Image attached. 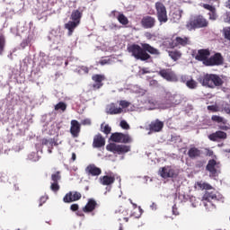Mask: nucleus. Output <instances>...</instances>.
<instances>
[{"label": "nucleus", "mask_w": 230, "mask_h": 230, "mask_svg": "<svg viewBox=\"0 0 230 230\" xmlns=\"http://www.w3.org/2000/svg\"><path fill=\"white\" fill-rule=\"evenodd\" d=\"M208 15L210 21H217V19H218V15L217 14V8H214V10L209 11Z\"/></svg>", "instance_id": "36"}, {"label": "nucleus", "mask_w": 230, "mask_h": 230, "mask_svg": "<svg viewBox=\"0 0 230 230\" xmlns=\"http://www.w3.org/2000/svg\"><path fill=\"white\" fill-rule=\"evenodd\" d=\"M222 19H223L224 22H227L228 24H230V13H225L222 15Z\"/></svg>", "instance_id": "43"}, {"label": "nucleus", "mask_w": 230, "mask_h": 230, "mask_svg": "<svg viewBox=\"0 0 230 230\" xmlns=\"http://www.w3.org/2000/svg\"><path fill=\"white\" fill-rule=\"evenodd\" d=\"M155 8L159 22H167L168 14L166 13V7L164 6V4H163V3L161 2H157L155 4Z\"/></svg>", "instance_id": "7"}, {"label": "nucleus", "mask_w": 230, "mask_h": 230, "mask_svg": "<svg viewBox=\"0 0 230 230\" xmlns=\"http://www.w3.org/2000/svg\"><path fill=\"white\" fill-rule=\"evenodd\" d=\"M190 44V38L188 37H176L171 43V48H177L179 46H188Z\"/></svg>", "instance_id": "16"}, {"label": "nucleus", "mask_w": 230, "mask_h": 230, "mask_svg": "<svg viewBox=\"0 0 230 230\" xmlns=\"http://www.w3.org/2000/svg\"><path fill=\"white\" fill-rule=\"evenodd\" d=\"M221 167H222V164H220V162H218L215 159H210L208 162L206 170H207V172H209L210 178H215V177H218V174L220 173Z\"/></svg>", "instance_id": "4"}, {"label": "nucleus", "mask_w": 230, "mask_h": 230, "mask_svg": "<svg viewBox=\"0 0 230 230\" xmlns=\"http://www.w3.org/2000/svg\"><path fill=\"white\" fill-rule=\"evenodd\" d=\"M214 154L215 153L213 152V150H211L209 148L206 149V155H208V157H213Z\"/></svg>", "instance_id": "51"}, {"label": "nucleus", "mask_w": 230, "mask_h": 230, "mask_svg": "<svg viewBox=\"0 0 230 230\" xmlns=\"http://www.w3.org/2000/svg\"><path fill=\"white\" fill-rule=\"evenodd\" d=\"M129 202H130V204H132L133 208H137V205L135 204V203L132 201V199H129Z\"/></svg>", "instance_id": "58"}, {"label": "nucleus", "mask_w": 230, "mask_h": 230, "mask_svg": "<svg viewBox=\"0 0 230 230\" xmlns=\"http://www.w3.org/2000/svg\"><path fill=\"white\" fill-rule=\"evenodd\" d=\"M186 85L187 87H189V89H195L197 87V82L191 79L190 81H187Z\"/></svg>", "instance_id": "38"}, {"label": "nucleus", "mask_w": 230, "mask_h": 230, "mask_svg": "<svg viewBox=\"0 0 230 230\" xmlns=\"http://www.w3.org/2000/svg\"><path fill=\"white\" fill-rule=\"evenodd\" d=\"M60 171H57L56 172L51 174V181L53 182H58L60 179H62V175H60Z\"/></svg>", "instance_id": "35"}, {"label": "nucleus", "mask_w": 230, "mask_h": 230, "mask_svg": "<svg viewBox=\"0 0 230 230\" xmlns=\"http://www.w3.org/2000/svg\"><path fill=\"white\" fill-rule=\"evenodd\" d=\"M222 111L226 112V114H230V104L229 103H223L221 105Z\"/></svg>", "instance_id": "41"}, {"label": "nucleus", "mask_w": 230, "mask_h": 230, "mask_svg": "<svg viewBox=\"0 0 230 230\" xmlns=\"http://www.w3.org/2000/svg\"><path fill=\"white\" fill-rule=\"evenodd\" d=\"M209 55H211L209 49H202L198 50V54L196 55L195 58L196 60H199V62H203V64L206 66V60H209Z\"/></svg>", "instance_id": "17"}, {"label": "nucleus", "mask_w": 230, "mask_h": 230, "mask_svg": "<svg viewBox=\"0 0 230 230\" xmlns=\"http://www.w3.org/2000/svg\"><path fill=\"white\" fill-rule=\"evenodd\" d=\"M82 17V13L80 11L75 10L71 14L72 21L66 23L65 28L66 30H75L78 24H80V19Z\"/></svg>", "instance_id": "6"}, {"label": "nucleus", "mask_w": 230, "mask_h": 230, "mask_svg": "<svg viewBox=\"0 0 230 230\" xmlns=\"http://www.w3.org/2000/svg\"><path fill=\"white\" fill-rule=\"evenodd\" d=\"M211 120L214 123H222L223 125H226L227 124V119H224L223 117H220L218 115H213L211 117Z\"/></svg>", "instance_id": "33"}, {"label": "nucleus", "mask_w": 230, "mask_h": 230, "mask_svg": "<svg viewBox=\"0 0 230 230\" xmlns=\"http://www.w3.org/2000/svg\"><path fill=\"white\" fill-rule=\"evenodd\" d=\"M6 46V37L3 32H0V55H3V51H4V48Z\"/></svg>", "instance_id": "31"}, {"label": "nucleus", "mask_w": 230, "mask_h": 230, "mask_svg": "<svg viewBox=\"0 0 230 230\" xmlns=\"http://www.w3.org/2000/svg\"><path fill=\"white\" fill-rule=\"evenodd\" d=\"M220 199H222V197H220V195H217V192L215 190H206L202 197V200H205L206 202H210L211 204H213V202H218Z\"/></svg>", "instance_id": "12"}, {"label": "nucleus", "mask_w": 230, "mask_h": 230, "mask_svg": "<svg viewBox=\"0 0 230 230\" xmlns=\"http://www.w3.org/2000/svg\"><path fill=\"white\" fill-rule=\"evenodd\" d=\"M159 173L163 179H173V177H177V172H175V169L168 165L162 167L159 171Z\"/></svg>", "instance_id": "10"}, {"label": "nucleus", "mask_w": 230, "mask_h": 230, "mask_svg": "<svg viewBox=\"0 0 230 230\" xmlns=\"http://www.w3.org/2000/svg\"><path fill=\"white\" fill-rule=\"evenodd\" d=\"M106 150H108V152H112V154H119V155H121V154L130 152V146L110 143L106 146Z\"/></svg>", "instance_id": "5"}, {"label": "nucleus", "mask_w": 230, "mask_h": 230, "mask_svg": "<svg viewBox=\"0 0 230 230\" xmlns=\"http://www.w3.org/2000/svg\"><path fill=\"white\" fill-rule=\"evenodd\" d=\"M92 80L93 84L92 85L93 91H97L98 89H102L103 87V82L105 80V75L95 74L92 76Z\"/></svg>", "instance_id": "13"}, {"label": "nucleus", "mask_w": 230, "mask_h": 230, "mask_svg": "<svg viewBox=\"0 0 230 230\" xmlns=\"http://www.w3.org/2000/svg\"><path fill=\"white\" fill-rule=\"evenodd\" d=\"M78 208H79L78 204H72L70 206L71 211H78Z\"/></svg>", "instance_id": "53"}, {"label": "nucleus", "mask_w": 230, "mask_h": 230, "mask_svg": "<svg viewBox=\"0 0 230 230\" xmlns=\"http://www.w3.org/2000/svg\"><path fill=\"white\" fill-rule=\"evenodd\" d=\"M71 33H73V30H70V31H69V35H71Z\"/></svg>", "instance_id": "63"}, {"label": "nucleus", "mask_w": 230, "mask_h": 230, "mask_svg": "<svg viewBox=\"0 0 230 230\" xmlns=\"http://www.w3.org/2000/svg\"><path fill=\"white\" fill-rule=\"evenodd\" d=\"M111 15H113V17H117L119 22H120V24H128V19L127 18V16H125L123 13L118 12V11H113L111 12Z\"/></svg>", "instance_id": "26"}, {"label": "nucleus", "mask_w": 230, "mask_h": 230, "mask_svg": "<svg viewBox=\"0 0 230 230\" xmlns=\"http://www.w3.org/2000/svg\"><path fill=\"white\" fill-rule=\"evenodd\" d=\"M109 114L114 115V114H121L123 112V109L118 108L116 104L111 103L109 105L108 108Z\"/></svg>", "instance_id": "29"}, {"label": "nucleus", "mask_w": 230, "mask_h": 230, "mask_svg": "<svg viewBox=\"0 0 230 230\" xmlns=\"http://www.w3.org/2000/svg\"><path fill=\"white\" fill-rule=\"evenodd\" d=\"M208 24L209 22H208V20H206L204 16L199 15L191 17L186 26L187 28L193 30L195 28H208Z\"/></svg>", "instance_id": "3"}, {"label": "nucleus", "mask_w": 230, "mask_h": 230, "mask_svg": "<svg viewBox=\"0 0 230 230\" xmlns=\"http://www.w3.org/2000/svg\"><path fill=\"white\" fill-rule=\"evenodd\" d=\"M222 64H224V58L220 53H216L206 60V66H222Z\"/></svg>", "instance_id": "11"}, {"label": "nucleus", "mask_w": 230, "mask_h": 230, "mask_svg": "<svg viewBox=\"0 0 230 230\" xmlns=\"http://www.w3.org/2000/svg\"><path fill=\"white\" fill-rule=\"evenodd\" d=\"M228 154H230V149L227 150Z\"/></svg>", "instance_id": "64"}, {"label": "nucleus", "mask_w": 230, "mask_h": 230, "mask_svg": "<svg viewBox=\"0 0 230 230\" xmlns=\"http://www.w3.org/2000/svg\"><path fill=\"white\" fill-rule=\"evenodd\" d=\"M226 6H227V8H229V9H230V0H228V1H227V3H226Z\"/></svg>", "instance_id": "60"}, {"label": "nucleus", "mask_w": 230, "mask_h": 230, "mask_svg": "<svg viewBox=\"0 0 230 230\" xmlns=\"http://www.w3.org/2000/svg\"><path fill=\"white\" fill-rule=\"evenodd\" d=\"M66 109H67V104H66V102H59L54 107L55 111H61L62 112H66Z\"/></svg>", "instance_id": "34"}, {"label": "nucleus", "mask_w": 230, "mask_h": 230, "mask_svg": "<svg viewBox=\"0 0 230 230\" xmlns=\"http://www.w3.org/2000/svg\"><path fill=\"white\" fill-rule=\"evenodd\" d=\"M101 132H102L106 136H109V134H111V132H112V128H111V126H109V124H105V122L102 123L101 124Z\"/></svg>", "instance_id": "32"}, {"label": "nucleus", "mask_w": 230, "mask_h": 230, "mask_svg": "<svg viewBox=\"0 0 230 230\" xmlns=\"http://www.w3.org/2000/svg\"><path fill=\"white\" fill-rule=\"evenodd\" d=\"M164 127V122L155 119V121H152L149 125V130L151 132H161L163 130V128Z\"/></svg>", "instance_id": "20"}, {"label": "nucleus", "mask_w": 230, "mask_h": 230, "mask_svg": "<svg viewBox=\"0 0 230 230\" xmlns=\"http://www.w3.org/2000/svg\"><path fill=\"white\" fill-rule=\"evenodd\" d=\"M142 48H144V51L145 53H150V55H159V50L152 46H150V44L148 43H144L142 44Z\"/></svg>", "instance_id": "28"}, {"label": "nucleus", "mask_w": 230, "mask_h": 230, "mask_svg": "<svg viewBox=\"0 0 230 230\" xmlns=\"http://www.w3.org/2000/svg\"><path fill=\"white\" fill-rule=\"evenodd\" d=\"M82 199V194L78 191H70L65 195L63 198V202L69 204L71 202H76Z\"/></svg>", "instance_id": "14"}, {"label": "nucleus", "mask_w": 230, "mask_h": 230, "mask_svg": "<svg viewBox=\"0 0 230 230\" xmlns=\"http://www.w3.org/2000/svg\"><path fill=\"white\" fill-rule=\"evenodd\" d=\"M141 24L143 28L150 29L153 26H155V18L152 16H146L142 19Z\"/></svg>", "instance_id": "23"}, {"label": "nucleus", "mask_w": 230, "mask_h": 230, "mask_svg": "<svg viewBox=\"0 0 230 230\" xmlns=\"http://www.w3.org/2000/svg\"><path fill=\"white\" fill-rule=\"evenodd\" d=\"M83 71H84L87 74V73H89V68L88 67H84Z\"/></svg>", "instance_id": "59"}, {"label": "nucleus", "mask_w": 230, "mask_h": 230, "mask_svg": "<svg viewBox=\"0 0 230 230\" xmlns=\"http://www.w3.org/2000/svg\"><path fill=\"white\" fill-rule=\"evenodd\" d=\"M99 181L100 183L102 184V186H111V184H114L116 177L109 175L101 176Z\"/></svg>", "instance_id": "24"}, {"label": "nucleus", "mask_w": 230, "mask_h": 230, "mask_svg": "<svg viewBox=\"0 0 230 230\" xmlns=\"http://www.w3.org/2000/svg\"><path fill=\"white\" fill-rule=\"evenodd\" d=\"M111 140L113 141V143H132V138L130 136L119 132L112 133L111 136Z\"/></svg>", "instance_id": "8"}, {"label": "nucleus", "mask_w": 230, "mask_h": 230, "mask_svg": "<svg viewBox=\"0 0 230 230\" xmlns=\"http://www.w3.org/2000/svg\"><path fill=\"white\" fill-rule=\"evenodd\" d=\"M119 222H121V220H125V222H128V217H119Z\"/></svg>", "instance_id": "56"}, {"label": "nucleus", "mask_w": 230, "mask_h": 230, "mask_svg": "<svg viewBox=\"0 0 230 230\" xmlns=\"http://www.w3.org/2000/svg\"><path fill=\"white\" fill-rule=\"evenodd\" d=\"M173 95H169L168 96V100H167V103L165 106V109H170V107H173V105L175 104V102H173Z\"/></svg>", "instance_id": "37"}, {"label": "nucleus", "mask_w": 230, "mask_h": 230, "mask_svg": "<svg viewBox=\"0 0 230 230\" xmlns=\"http://www.w3.org/2000/svg\"><path fill=\"white\" fill-rule=\"evenodd\" d=\"M195 188H198V190H206V191H209L213 190V186H211V184L203 181H197L195 183Z\"/></svg>", "instance_id": "27"}, {"label": "nucleus", "mask_w": 230, "mask_h": 230, "mask_svg": "<svg viewBox=\"0 0 230 230\" xmlns=\"http://www.w3.org/2000/svg\"><path fill=\"white\" fill-rule=\"evenodd\" d=\"M119 105H120V107H122V109H127V108L130 107V102L128 101H120Z\"/></svg>", "instance_id": "45"}, {"label": "nucleus", "mask_w": 230, "mask_h": 230, "mask_svg": "<svg viewBox=\"0 0 230 230\" xmlns=\"http://www.w3.org/2000/svg\"><path fill=\"white\" fill-rule=\"evenodd\" d=\"M198 82L201 84L204 87H209L210 89H215V87H220L224 84V81L218 75L215 74H206L200 75L198 78Z\"/></svg>", "instance_id": "1"}, {"label": "nucleus", "mask_w": 230, "mask_h": 230, "mask_svg": "<svg viewBox=\"0 0 230 230\" xmlns=\"http://www.w3.org/2000/svg\"><path fill=\"white\" fill-rule=\"evenodd\" d=\"M172 215H175V217L179 216V209L177 208V205L172 206Z\"/></svg>", "instance_id": "50"}, {"label": "nucleus", "mask_w": 230, "mask_h": 230, "mask_svg": "<svg viewBox=\"0 0 230 230\" xmlns=\"http://www.w3.org/2000/svg\"><path fill=\"white\" fill-rule=\"evenodd\" d=\"M146 37L147 39H152V34H150V32H146Z\"/></svg>", "instance_id": "57"}, {"label": "nucleus", "mask_w": 230, "mask_h": 230, "mask_svg": "<svg viewBox=\"0 0 230 230\" xmlns=\"http://www.w3.org/2000/svg\"><path fill=\"white\" fill-rule=\"evenodd\" d=\"M207 109L211 112H220V108L217 105H209Z\"/></svg>", "instance_id": "40"}, {"label": "nucleus", "mask_w": 230, "mask_h": 230, "mask_svg": "<svg viewBox=\"0 0 230 230\" xmlns=\"http://www.w3.org/2000/svg\"><path fill=\"white\" fill-rule=\"evenodd\" d=\"M225 39L230 40V30L224 31Z\"/></svg>", "instance_id": "52"}, {"label": "nucleus", "mask_w": 230, "mask_h": 230, "mask_svg": "<svg viewBox=\"0 0 230 230\" xmlns=\"http://www.w3.org/2000/svg\"><path fill=\"white\" fill-rule=\"evenodd\" d=\"M128 51L131 54V57H134L136 60H141L145 62L150 60L151 56L147 52H145V49L137 44H132L128 46Z\"/></svg>", "instance_id": "2"}, {"label": "nucleus", "mask_w": 230, "mask_h": 230, "mask_svg": "<svg viewBox=\"0 0 230 230\" xmlns=\"http://www.w3.org/2000/svg\"><path fill=\"white\" fill-rule=\"evenodd\" d=\"M85 173L92 177H98V175H102V169L97 167L94 164H91L85 168Z\"/></svg>", "instance_id": "18"}, {"label": "nucleus", "mask_w": 230, "mask_h": 230, "mask_svg": "<svg viewBox=\"0 0 230 230\" xmlns=\"http://www.w3.org/2000/svg\"><path fill=\"white\" fill-rule=\"evenodd\" d=\"M102 146H105V138L103 136H102V134L98 133L93 137V147L102 148Z\"/></svg>", "instance_id": "22"}, {"label": "nucleus", "mask_w": 230, "mask_h": 230, "mask_svg": "<svg viewBox=\"0 0 230 230\" xmlns=\"http://www.w3.org/2000/svg\"><path fill=\"white\" fill-rule=\"evenodd\" d=\"M98 208V202L94 199H89L86 205L83 208L84 213H93Z\"/></svg>", "instance_id": "19"}, {"label": "nucleus", "mask_w": 230, "mask_h": 230, "mask_svg": "<svg viewBox=\"0 0 230 230\" xmlns=\"http://www.w3.org/2000/svg\"><path fill=\"white\" fill-rule=\"evenodd\" d=\"M42 145H45L46 146H48L49 145L53 146V145H55V139H53V138L46 139L45 138L42 140Z\"/></svg>", "instance_id": "42"}, {"label": "nucleus", "mask_w": 230, "mask_h": 230, "mask_svg": "<svg viewBox=\"0 0 230 230\" xmlns=\"http://www.w3.org/2000/svg\"><path fill=\"white\" fill-rule=\"evenodd\" d=\"M208 139L214 142L218 141V139H227V133L222 130H217L215 133L210 134Z\"/></svg>", "instance_id": "21"}, {"label": "nucleus", "mask_w": 230, "mask_h": 230, "mask_svg": "<svg viewBox=\"0 0 230 230\" xmlns=\"http://www.w3.org/2000/svg\"><path fill=\"white\" fill-rule=\"evenodd\" d=\"M203 8H205V10H208L209 12H211L212 10L215 9V6L209 5V4H203Z\"/></svg>", "instance_id": "49"}, {"label": "nucleus", "mask_w": 230, "mask_h": 230, "mask_svg": "<svg viewBox=\"0 0 230 230\" xmlns=\"http://www.w3.org/2000/svg\"><path fill=\"white\" fill-rule=\"evenodd\" d=\"M79 217H84V215L82 213H78Z\"/></svg>", "instance_id": "62"}, {"label": "nucleus", "mask_w": 230, "mask_h": 230, "mask_svg": "<svg viewBox=\"0 0 230 230\" xmlns=\"http://www.w3.org/2000/svg\"><path fill=\"white\" fill-rule=\"evenodd\" d=\"M71 161H72L73 163H75V161H76V154H75V153H72Z\"/></svg>", "instance_id": "55"}, {"label": "nucleus", "mask_w": 230, "mask_h": 230, "mask_svg": "<svg viewBox=\"0 0 230 230\" xmlns=\"http://www.w3.org/2000/svg\"><path fill=\"white\" fill-rule=\"evenodd\" d=\"M81 125L91 127V125H93V121L91 119H84L81 120Z\"/></svg>", "instance_id": "44"}, {"label": "nucleus", "mask_w": 230, "mask_h": 230, "mask_svg": "<svg viewBox=\"0 0 230 230\" xmlns=\"http://www.w3.org/2000/svg\"><path fill=\"white\" fill-rule=\"evenodd\" d=\"M157 75L162 76V78L167 82H175V80H177V75H175V72L172 70V68H163L157 72Z\"/></svg>", "instance_id": "9"}, {"label": "nucleus", "mask_w": 230, "mask_h": 230, "mask_svg": "<svg viewBox=\"0 0 230 230\" xmlns=\"http://www.w3.org/2000/svg\"><path fill=\"white\" fill-rule=\"evenodd\" d=\"M46 200H48V198L42 196L40 199V207L42 206V204H44L46 202Z\"/></svg>", "instance_id": "54"}, {"label": "nucleus", "mask_w": 230, "mask_h": 230, "mask_svg": "<svg viewBox=\"0 0 230 230\" xmlns=\"http://www.w3.org/2000/svg\"><path fill=\"white\" fill-rule=\"evenodd\" d=\"M101 66H107V64H111V58H102L99 61Z\"/></svg>", "instance_id": "46"}, {"label": "nucleus", "mask_w": 230, "mask_h": 230, "mask_svg": "<svg viewBox=\"0 0 230 230\" xmlns=\"http://www.w3.org/2000/svg\"><path fill=\"white\" fill-rule=\"evenodd\" d=\"M219 130H229V126H226V124L221 123V125L218 126Z\"/></svg>", "instance_id": "48"}, {"label": "nucleus", "mask_w": 230, "mask_h": 230, "mask_svg": "<svg viewBox=\"0 0 230 230\" xmlns=\"http://www.w3.org/2000/svg\"><path fill=\"white\" fill-rule=\"evenodd\" d=\"M120 127L121 128H124V130H128V128H130V126H128V123L125 120L120 121Z\"/></svg>", "instance_id": "47"}, {"label": "nucleus", "mask_w": 230, "mask_h": 230, "mask_svg": "<svg viewBox=\"0 0 230 230\" xmlns=\"http://www.w3.org/2000/svg\"><path fill=\"white\" fill-rule=\"evenodd\" d=\"M50 190L52 191H58V190H60V185H58V181H53L50 185Z\"/></svg>", "instance_id": "39"}, {"label": "nucleus", "mask_w": 230, "mask_h": 230, "mask_svg": "<svg viewBox=\"0 0 230 230\" xmlns=\"http://www.w3.org/2000/svg\"><path fill=\"white\" fill-rule=\"evenodd\" d=\"M181 12H179L178 17L177 19H181Z\"/></svg>", "instance_id": "61"}, {"label": "nucleus", "mask_w": 230, "mask_h": 230, "mask_svg": "<svg viewBox=\"0 0 230 230\" xmlns=\"http://www.w3.org/2000/svg\"><path fill=\"white\" fill-rule=\"evenodd\" d=\"M82 131V124L76 119H72L70 122V134L74 137H78Z\"/></svg>", "instance_id": "15"}, {"label": "nucleus", "mask_w": 230, "mask_h": 230, "mask_svg": "<svg viewBox=\"0 0 230 230\" xmlns=\"http://www.w3.org/2000/svg\"><path fill=\"white\" fill-rule=\"evenodd\" d=\"M169 57L172 58V60H174V62H177L181 57H182V53L180 50H169Z\"/></svg>", "instance_id": "30"}, {"label": "nucleus", "mask_w": 230, "mask_h": 230, "mask_svg": "<svg viewBox=\"0 0 230 230\" xmlns=\"http://www.w3.org/2000/svg\"><path fill=\"white\" fill-rule=\"evenodd\" d=\"M188 155H189L190 159H197V158L200 157V155H202V151H200V149L193 146L189 149Z\"/></svg>", "instance_id": "25"}]
</instances>
